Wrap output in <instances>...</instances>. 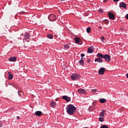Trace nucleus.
<instances>
[{
	"mask_svg": "<svg viewBox=\"0 0 128 128\" xmlns=\"http://www.w3.org/2000/svg\"><path fill=\"white\" fill-rule=\"evenodd\" d=\"M100 128H108L106 125H102Z\"/></svg>",
	"mask_w": 128,
	"mask_h": 128,
	"instance_id": "26",
	"label": "nucleus"
},
{
	"mask_svg": "<svg viewBox=\"0 0 128 128\" xmlns=\"http://www.w3.org/2000/svg\"><path fill=\"white\" fill-rule=\"evenodd\" d=\"M104 2H106V1L105 2L104 1Z\"/></svg>",
	"mask_w": 128,
	"mask_h": 128,
	"instance_id": "43",
	"label": "nucleus"
},
{
	"mask_svg": "<svg viewBox=\"0 0 128 128\" xmlns=\"http://www.w3.org/2000/svg\"><path fill=\"white\" fill-rule=\"evenodd\" d=\"M47 38H50V40H52V38H54V36H52V34H48L47 35Z\"/></svg>",
	"mask_w": 128,
	"mask_h": 128,
	"instance_id": "20",
	"label": "nucleus"
},
{
	"mask_svg": "<svg viewBox=\"0 0 128 128\" xmlns=\"http://www.w3.org/2000/svg\"><path fill=\"white\" fill-rule=\"evenodd\" d=\"M8 60L10 62H16V58L15 56L14 57H10L9 59Z\"/></svg>",
	"mask_w": 128,
	"mask_h": 128,
	"instance_id": "11",
	"label": "nucleus"
},
{
	"mask_svg": "<svg viewBox=\"0 0 128 128\" xmlns=\"http://www.w3.org/2000/svg\"><path fill=\"white\" fill-rule=\"evenodd\" d=\"M62 2H64V0H61Z\"/></svg>",
	"mask_w": 128,
	"mask_h": 128,
	"instance_id": "40",
	"label": "nucleus"
},
{
	"mask_svg": "<svg viewBox=\"0 0 128 128\" xmlns=\"http://www.w3.org/2000/svg\"><path fill=\"white\" fill-rule=\"evenodd\" d=\"M78 92H79V94H84L86 92V90H84V89H78Z\"/></svg>",
	"mask_w": 128,
	"mask_h": 128,
	"instance_id": "12",
	"label": "nucleus"
},
{
	"mask_svg": "<svg viewBox=\"0 0 128 128\" xmlns=\"http://www.w3.org/2000/svg\"><path fill=\"white\" fill-rule=\"evenodd\" d=\"M114 2H118L119 0H113Z\"/></svg>",
	"mask_w": 128,
	"mask_h": 128,
	"instance_id": "37",
	"label": "nucleus"
},
{
	"mask_svg": "<svg viewBox=\"0 0 128 128\" xmlns=\"http://www.w3.org/2000/svg\"><path fill=\"white\" fill-rule=\"evenodd\" d=\"M24 36L25 38H26V40H28V38H29L30 36V34H26L24 35Z\"/></svg>",
	"mask_w": 128,
	"mask_h": 128,
	"instance_id": "18",
	"label": "nucleus"
},
{
	"mask_svg": "<svg viewBox=\"0 0 128 128\" xmlns=\"http://www.w3.org/2000/svg\"><path fill=\"white\" fill-rule=\"evenodd\" d=\"M10 72H8V74H10Z\"/></svg>",
	"mask_w": 128,
	"mask_h": 128,
	"instance_id": "42",
	"label": "nucleus"
},
{
	"mask_svg": "<svg viewBox=\"0 0 128 128\" xmlns=\"http://www.w3.org/2000/svg\"><path fill=\"white\" fill-rule=\"evenodd\" d=\"M13 78H14V76L12 75V74H9L8 78L9 80H12Z\"/></svg>",
	"mask_w": 128,
	"mask_h": 128,
	"instance_id": "19",
	"label": "nucleus"
},
{
	"mask_svg": "<svg viewBox=\"0 0 128 128\" xmlns=\"http://www.w3.org/2000/svg\"><path fill=\"white\" fill-rule=\"evenodd\" d=\"M104 72H106V69L104 68H102L98 70V74H100V75L104 74Z\"/></svg>",
	"mask_w": 128,
	"mask_h": 128,
	"instance_id": "5",
	"label": "nucleus"
},
{
	"mask_svg": "<svg viewBox=\"0 0 128 128\" xmlns=\"http://www.w3.org/2000/svg\"><path fill=\"white\" fill-rule=\"evenodd\" d=\"M98 28H100V30H102V26H100L98 27Z\"/></svg>",
	"mask_w": 128,
	"mask_h": 128,
	"instance_id": "36",
	"label": "nucleus"
},
{
	"mask_svg": "<svg viewBox=\"0 0 128 128\" xmlns=\"http://www.w3.org/2000/svg\"><path fill=\"white\" fill-rule=\"evenodd\" d=\"M104 2H106V1L105 2L104 1Z\"/></svg>",
	"mask_w": 128,
	"mask_h": 128,
	"instance_id": "44",
	"label": "nucleus"
},
{
	"mask_svg": "<svg viewBox=\"0 0 128 128\" xmlns=\"http://www.w3.org/2000/svg\"><path fill=\"white\" fill-rule=\"evenodd\" d=\"M90 30H90V27L87 28H86V32H87L88 34H90Z\"/></svg>",
	"mask_w": 128,
	"mask_h": 128,
	"instance_id": "23",
	"label": "nucleus"
},
{
	"mask_svg": "<svg viewBox=\"0 0 128 128\" xmlns=\"http://www.w3.org/2000/svg\"><path fill=\"white\" fill-rule=\"evenodd\" d=\"M96 102H93L92 103L93 106H96Z\"/></svg>",
	"mask_w": 128,
	"mask_h": 128,
	"instance_id": "33",
	"label": "nucleus"
},
{
	"mask_svg": "<svg viewBox=\"0 0 128 128\" xmlns=\"http://www.w3.org/2000/svg\"><path fill=\"white\" fill-rule=\"evenodd\" d=\"M70 46L68 44H65L64 45V50H68L70 48Z\"/></svg>",
	"mask_w": 128,
	"mask_h": 128,
	"instance_id": "21",
	"label": "nucleus"
},
{
	"mask_svg": "<svg viewBox=\"0 0 128 128\" xmlns=\"http://www.w3.org/2000/svg\"><path fill=\"white\" fill-rule=\"evenodd\" d=\"M126 20H128V14L126 15Z\"/></svg>",
	"mask_w": 128,
	"mask_h": 128,
	"instance_id": "34",
	"label": "nucleus"
},
{
	"mask_svg": "<svg viewBox=\"0 0 128 128\" xmlns=\"http://www.w3.org/2000/svg\"><path fill=\"white\" fill-rule=\"evenodd\" d=\"M94 62H97L102 63L104 62V60H102V58L98 57L97 58L95 59Z\"/></svg>",
	"mask_w": 128,
	"mask_h": 128,
	"instance_id": "7",
	"label": "nucleus"
},
{
	"mask_svg": "<svg viewBox=\"0 0 128 128\" xmlns=\"http://www.w3.org/2000/svg\"><path fill=\"white\" fill-rule=\"evenodd\" d=\"M104 114H106V110H102L101 114H100V116H101V117L104 116Z\"/></svg>",
	"mask_w": 128,
	"mask_h": 128,
	"instance_id": "17",
	"label": "nucleus"
},
{
	"mask_svg": "<svg viewBox=\"0 0 128 128\" xmlns=\"http://www.w3.org/2000/svg\"><path fill=\"white\" fill-rule=\"evenodd\" d=\"M94 52V48L92 46H90L88 50V54H92Z\"/></svg>",
	"mask_w": 128,
	"mask_h": 128,
	"instance_id": "6",
	"label": "nucleus"
},
{
	"mask_svg": "<svg viewBox=\"0 0 128 128\" xmlns=\"http://www.w3.org/2000/svg\"><path fill=\"white\" fill-rule=\"evenodd\" d=\"M104 120V118H102V117L99 118V121L100 122H102Z\"/></svg>",
	"mask_w": 128,
	"mask_h": 128,
	"instance_id": "25",
	"label": "nucleus"
},
{
	"mask_svg": "<svg viewBox=\"0 0 128 128\" xmlns=\"http://www.w3.org/2000/svg\"><path fill=\"white\" fill-rule=\"evenodd\" d=\"M14 110V108H10V110Z\"/></svg>",
	"mask_w": 128,
	"mask_h": 128,
	"instance_id": "38",
	"label": "nucleus"
},
{
	"mask_svg": "<svg viewBox=\"0 0 128 128\" xmlns=\"http://www.w3.org/2000/svg\"><path fill=\"white\" fill-rule=\"evenodd\" d=\"M120 7L126 8V4L124 2H122L120 4Z\"/></svg>",
	"mask_w": 128,
	"mask_h": 128,
	"instance_id": "10",
	"label": "nucleus"
},
{
	"mask_svg": "<svg viewBox=\"0 0 128 128\" xmlns=\"http://www.w3.org/2000/svg\"><path fill=\"white\" fill-rule=\"evenodd\" d=\"M108 22H110L108 20H103V24H108Z\"/></svg>",
	"mask_w": 128,
	"mask_h": 128,
	"instance_id": "22",
	"label": "nucleus"
},
{
	"mask_svg": "<svg viewBox=\"0 0 128 128\" xmlns=\"http://www.w3.org/2000/svg\"><path fill=\"white\" fill-rule=\"evenodd\" d=\"M92 92H96V89H94V90H92Z\"/></svg>",
	"mask_w": 128,
	"mask_h": 128,
	"instance_id": "28",
	"label": "nucleus"
},
{
	"mask_svg": "<svg viewBox=\"0 0 128 128\" xmlns=\"http://www.w3.org/2000/svg\"><path fill=\"white\" fill-rule=\"evenodd\" d=\"M99 12H103L104 10H102V9H100L98 10Z\"/></svg>",
	"mask_w": 128,
	"mask_h": 128,
	"instance_id": "29",
	"label": "nucleus"
},
{
	"mask_svg": "<svg viewBox=\"0 0 128 128\" xmlns=\"http://www.w3.org/2000/svg\"><path fill=\"white\" fill-rule=\"evenodd\" d=\"M62 98L63 100H65L66 102H70V97L64 96H62Z\"/></svg>",
	"mask_w": 128,
	"mask_h": 128,
	"instance_id": "9",
	"label": "nucleus"
},
{
	"mask_svg": "<svg viewBox=\"0 0 128 128\" xmlns=\"http://www.w3.org/2000/svg\"><path fill=\"white\" fill-rule=\"evenodd\" d=\"M90 62V59H88V60H87V62H88V63H89Z\"/></svg>",
	"mask_w": 128,
	"mask_h": 128,
	"instance_id": "31",
	"label": "nucleus"
},
{
	"mask_svg": "<svg viewBox=\"0 0 128 128\" xmlns=\"http://www.w3.org/2000/svg\"><path fill=\"white\" fill-rule=\"evenodd\" d=\"M80 38H75V44H80Z\"/></svg>",
	"mask_w": 128,
	"mask_h": 128,
	"instance_id": "13",
	"label": "nucleus"
},
{
	"mask_svg": "<svg viewBox=\"0 0 128 128\" xmlns=\"http://www.w3.org/2000/svg\"><path fill=\"white\" fill-rule=\"evenodd\" d=\"M48 20H50V22H54L56 20V16L54 14H51L48 16Z\"/></svg>",
	"mask_w": 128,
	"mask_h": 128,
	"instance_id": "4",
	"label": "nucleus"
},
{
	"mask_svg": "<svg viewBox=\"0 0 128 128\" xmlns=\"http://www.w3.org/2000/svg\"><path fill=\"white\" fill-rule=\"evenodd\" d=\"M108 17L110 20H114V15L112 12H109L108 14Z\"/></svg>",
	"mask_w": 128,
	"mask_h": 128,
	"instance_id": "8",
	"label": "nucleus"
},
{
	"mask_svg": "<svg viewBox=\"0 0 128 128\" xmlns=\"http://www.w3.org/2000/svg\"><path fill=\"white\" fill-rule=\"evenodd\" d=\"M79 64L82 66L84 64V60H79Z\"/></svg>",
	"mask_w": 128,
	"mask_h": 128,
	"instance_id": "24",
	"label": "nucleus"
},
{
	"mask_svg": "<svg viewBox=\"0 0 128 128\" xmlns=\"http://www.w3.org/2000/svg\"><path fill=\"white\" fill-rule=\"evenodd\" d=\"M50 106L52 108H54L56 106V103L54 102H51Z\"/></svg>",
	"mask_w": 128,
	"mask_h": 128,
	"instance_id": "14",
	"label": "nucleus"
},
{
	"mask_svg": "<svg viewBox=\"0 0 128 128\" xmlns=\"http://www.w3.org/2000/svg\"><path fill=\"white\" fill-rule=\"evenodd\" d=\"M17 120H20V116H18L16 117Z\"/></svg>",
	"mask_w": 128,
	"mask_h": 128,
	"instance_id": "32",
	"label": "nucleus"
},
{
	"mask_svg": "<svg viewBox=\"0 0 128 128\" xmlns=\"http://www.w3.org/2000/svg\"><path fill=\"white\" fill-rule=\"evenodd\" d=\"M121 30H124V29H122H122H121Z\"/></svg>",
	"mask_w": 128,
	"mask_h": 128,
	"instance_id": "41",
	"label": "nucleus"
},
{
	"mask_svg": "<svg viewBox=\"0 0 128 128\" xmlns=\"http://www.w3.org/2000/svg\"><path fill=\"white\" fill-rule=\"evenodd\" d=\"M98 58H104L106 62H110V56L108 54L103 55L102 54H96Z\"/></svg>",
	"mask_w": 128,
	"mask_h": 128,
	"instance_id": "2",
	"label": "nucleus"
},
{
	"mask_svg": "<svg viewBox=\"0 0 128 128\" xmlns=\"http://www.w3.org/2000/svg\"><path fill=\"white\" fill-rule=\"evenodd\" d=\"M101 40H102V42H104V37L102 36L101 38Z\"/></svg>",
	"mask_w": 128,
	"mask_h": 128,
	"instance_id": "27",
	"label": "nucleus"
},
{
	"mask_svg": "<svg viewBox=\"0 0 128 128\" xmlns=\"http://www.w3.org/2000/svg\"><path fill=\"white\" fill-rule=\"evenodd\" d=\"M80 56H82V58H84V54H81Z\"/></svg>",
	"mask_w": 128,
	"mask_h": 128,
	"instance_id": "30",
	"label": "nucleus"
},
{
	"mask_svg": "<svg viewBox=\"0 0 128 128\" xmlns=\"http://www.w3.org/2000/svg\"><path fill=\"white\" fill-rule=\"evenodd\" d=\"M101 104H104V102H106V100L104 98H101L99 100Z\"/></svg>",
	"mask_w": 128,
	"mask_h": 128,
	"instance_id": "15",
	"label": "nucleus"
},
{
	"mask_svg": "<svg viewBox=\"0 0 128 128\" xmlns=\"http://www.w3.org/2000/svg\"><path fill=\"white\" fill-rule=\"evenodd\" d=\"M80 78V74H72L71 76V78L72 80H78Z\"/></svg>",
	"mask_w": 128,
	"mask_h": 128,
	"instance_id": "3",
	"label": "nucleus"
},
{
	"mask_svg": "<svg viewBox=\"0 0 128 128\" xmlns=\"http://www.w3.org/2000/svg\"><path fill=\"white\" fill-rule=\"evenodd\" d=\"M84 60V58H81V60Z\"/></svg>",
	"mask_w": 128,
	"mask_h": 128,
	"instance_id": "39",
	"label": "nucleus"
},
{
	"mask_svg": "<svg viewBox=\"0 0 128 128\" xmlns=\"http://www.w3.org/2000/svg\"><path fill=\"white\" fill-rule=\"evenodd\" d=\"M2 124L0 122V128H2Z\"/></svg>",
	"mask_w": 128,
	"mask_h": 128,
	"instance_id": "35",
	"label": "nucleus"
},
{
	"mask_svg": "<svg viewBox=\"0 0 128 128\" xmlns=\"http://www.w3.org/2000/svg\"><path fill=\"white\" fill-rule=\"evenodd\" d=\"M35 114L38 116H42V112L37 111L35 112Z\"/></svg>",
	"mask_w": 128,
	"mask_h": 128,
	"instance_id": "16",
	"label": "nucleus"
},
{
	"mask_svg": "<svg viewBox=\"0 0 128 128\" xmlns=\"http://www.w3.org/2000/svg\"><path fill=\"white\" fill-rule=\"evenodd\" d=\"M66 110V112L68 114L72 116V114H74L76 110V108L74 105L70 104L67 106Z\"/></svg>",
	"mask_w": 128,
	"mask_h": 128,
	"instance_id": "1",
	"label": "nucleus"
}]
</instances>
